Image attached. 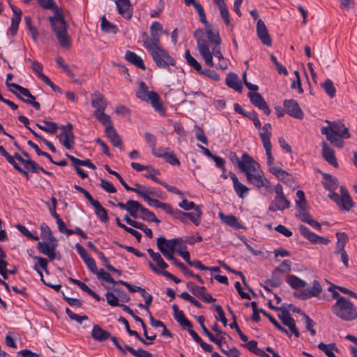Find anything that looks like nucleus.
Returning <instances> with one entry per match:
<instances>
[{
    "label": "nucleus",
    "mask_w": 357,
    "mask_h": 357,
    "mask_svg": "<svg viewBox=\"0 0 357 357\" xmlns=\"http://www.w3.org/2000/svg\"><path fill=\"white\" fill-rule=\"evenodd\" d=\"M16 228L19 230V231H20L26 238H28L29 239L34 240V241H37L39 240L38 236L33 235L25 226H24L21 224H17L16 225Z\"/></svg>",
    "instance_id": "obj_61"
},
{
    "label": "nucleus",
    "mask_w": 357,
    "mask_h": 357,
    "mask_svg": "<svg viewBox=\"0 0 357 357\" xmlns=\"http://www.w3.org/2000/svg\"><path fill=\"white\" fill-rule=\"evenodd\" d=\"M145 140L148 146L151 148V151L156 147L157 139L156 137L151 132H146L144 134Z\"/></svg>",
    "instance_id": "obj_64"
},
{
    "label": "nucleus",
    "mask_w": 357,
    "mask_h": 357,
    "mask_svg": "<svg viewBox=\"0 0 357 357\" xmlns=\"http://www.w3.org/2000/svg\"><path fill=\"white\" fill-rule=\"evenodd\" d=\"M248 96L251 103L259 109L262 110L266 115L271 114V109L262 96L258 92H249Z\"/></svg>",
    "instance_id": "obj_13"
},
{
    "label": "nucleus",
    "mask_w": 357,
    "mask_h": 357,
    "mask_svg": "<svg viewBox=\"0 0 357 357\" xmlns=\"http://www.w3.org/2000/svg\"><path fill=\"white\" fill-rule=\"evenodd\" d=\"M145 48L151 55L157 67L165 69L169 73L174 71L172 68H176L175 60L160 45L152 47L149 45L147 47Z\"/></svg>",
    "instance_id": "obj_3"
},
{
    "label": "nucleus",
    "mask_w": 357,
    "mask_h": 357,
    "mask_svg": "<svg viewBox=\"0 0 357 357\" xmlns=\"http://www.w3.org/2000/svg\"><path fill=\"white\" fill-rule=\"evenodd\" d=\"M100 29L103 32L116 33L118 31L117 26L107 20L105 16H102L101 18Z\"/></svg>",
    "instance_id": "obj_38"
},
{
    "label": "nucleus",
    "mask_w": 357,
    "mask_h": 357,
    "mask_svg": "<svg viewBox=\"0 0 357 357\" xmlns=\"http://www.w3.org/2000/svg\"><path fill=\"white\" fill-rule=\"evenodd\" d=\"M40 235L43 240L47 241H56V238L52 235L50 228L45 224L42 223L40 227Z\"/></svg>",
    "instance_id": "obj_41"
},
{
    "label": "nucleus",
    "mask_w": 357,
    "mask_h": 357,
    "mask_svg": "<svg viewBox=\"0 0 357 357\" xmlns=\"http://www.w3.org/2000/svg\"><path fill=\"white\" fill-rule=\"evenodd\" d=\"M114 344L124 354H127V351L132 354L135 357H153L151 353L142 349H134L129 345L123 346L119 341V339L114 336L109 337Z\"/></svg>",
    "instance_id": "obj_9"
},
{
    "label": "nucleus",
    "mask_w": 357,
    "mask_h": 357,
    "mask_svg": "<svg viewBox=\"0 0 357 357\" xmlns=\"http://www.w3.org/2000/svg\"><path fill=\"white\" fill-rule=\"evenodd\" d=\"M111 336V333L102 329L98 325H94L92 331H91V337L96 341L103 342L107 340Z\"/></svg>",
    "instance_id": "obj_24"
},
{
    "label": "nucleus",
    "mask_w": 357,
    "mask_h": 357,
    "mask_svg": "<svg viewBox=\"0 0 357 357\" xmlns=\"http://www.w3.org/2000/svg\"><path fill=\"white\" fill-rule=\"evenodd\" d=\"M24 166L26 169L29 170L33 173H37L38 171L40 170L41 168V167L39 166L35 161L31 159H26Z\"/></svg>",
    "instance_id": "obj_63"
},
{
    "label": "nucleus",
    "mask_w": 357,
    "mask_h": 357,
    "mask_svg": "<svg viewBox=\"0 0 357 357\" xmlns=\"http://www.w3.org/2000/svg\"><path fill=\"white\" fill-rule=\"evenodd\" d=\"M256 31L258 38L264 45L271 46L272 40L264 22L261 19L257 20Z\"/></svg>",
    "instance_id": "obj_15"
},
{
    "label": "nucleus",
    "mask_w": 357,
    "mask_h": 357,
    "mask_svg": "<svg viewBox=\"0 0 357 357\" xmlns=\"http://www.w3.org/2000/svg\"><path fill=\"white\" fill-rule=\"evenodd\" d=\"M91 106L95 109L93 113H98L105 110L107 102L101 93L95 91L91 94Z\"/></svg>",
    "instance_id": "obj_16"
},
{
    "label": "nucleus",
    "mask_w": 357,
    "mask_h": 357,
    "mask_svg": "<svg viewBox=\"0 0 357 357\" xmlns=\"http://www.w3.org/2000/svg\"><path fill=\"white\" fill-rule=\"evenodd\" d=\"M331 311L344 321H350L357 319V307L349 298L336 301L332 306Z\"/></svg>",
    "instance_id": "obj_4"
},
{
    "label": "nucleus",
    "mask_w": 357,
    "mask_h": 357,
    "mask_svg": "<svg viewBox=\"0 0 357 357\" xmlns=\"http://www.w3.org/2000/svg\"><path fill=\"white\" fill-rule=\"evenodd\" d=\"M311 297L317 296L322 291V288L319 282L314 280L312 282V286L306 289Z\"/></svg>",
    "instance_id": "obj_52"
},
{
    "label": "nucleus",
    "mask_w": 357,
    "mask_h": 357,
    "mask_svg": "<svg viewBox=\"0 0 357 357\" xmlns=\"http://www.w3.org/2000/svg\"><path fill=\"white\" fill-rule=\"evenodd\" d=\"M142 199L147 202L149 206L155 207L158 208H161L165 211L166 213L169 208L170 204L167 203H164L158 199H153L150 197V196H146L145 195H142Z\"/></svg>",
    "instance_id": "obj_30"
},
{
    "label": "nucleus",
    "mask_w": 357,
    "mask_h": 357,
    "mask_svg": "<svg viewBox=\"0 0 357 357\" xmlns=\"http://www.w3.org/2000/svg\"><path fill=\"white\" fill-rule=\"evenodd\" d=\"M317 347L319 348V349H320L321 351L324 352V354L328 357H335V355L333 352V350L337 351V348L336 347V345L335 343L326 344L323 342H320L318 344Z\"/></svg>",
    "instance_id": "obj_40"
},
{
    "label": "nucleus",
    "mask_w": 357,
    "mask_h": 357,
    "mask_svg": "<svg viewBox=\"0 0 357 357\" xmlns=\"http://www.w3.org/2000/svg\"><path fill=\"white\" fill-rule=\"evenodd\" d=\"M322 156L331 165L334 167H337L338 163L335 155L334 150L329 147L324 142H322Z\"/></svg>",
    "instance_id": "obj_22"
},
{
    "label": "nucleus",
    "mask_w": 357,
    "mask_h": 357,
    "mask_svg": "<svg viewBox=\"0 0 357 357\" xmlns=\"http://www.w3.org/2000/svg\"><path fill=\"white\" fill-rule=\"evenodd\" d=\"M75 137L74 135V133L73 132H71L63 136V139L61 142L66 149H73L75 144Z\"/></svg>",
    "instance_id": "obj_51"
},
{
    "label": "nucleus",
    "mask_w": 357,
    "mask_h": 357,
    "mask_svg": "<svg viewBox=\"0 0 357 357\" xmlns=\"http://www.w3.org/2000/svg\"><path fill=\"white\" fill-rule=\"evenodd\" d=\"M113 290L114 292H115L117 294L119 301H121L122 303H128L130 301V296L123 289L115 287L114 288Z\"/></svg>",
    "instance_id": "obj_59"
},
{
    "label": "nucleus",
    "mask_w": 357,
    "mask_h": 357,
    "mask_svg": "<svg viewBox=\"0 0 357 357\" xmlns=\"http://www.w3.org/2000/svg\"><path fill=\"white\" fill-rule=\"evenodd\" d=\"M206 33L207 34L208 39L215 45H220L221 43V39L219 36V32L217 29H213L212 24H207L205 27Z\"/></svg>",
    "instance_id": "obj_29"
},
{
    "label": "nucleus",
    "mask_w": 357,
    "mask_h": 357,
    "mask_svg": "<svg viewBox=\"0 0 357 357\" xmlns=\"http://www.w3.org/2000/svg\"><path fill=\"white\" fill-rule=\"evenodd\" d=\"M125 58L128 61H129L132 65L137 66V68L142 70L146 69V66L144 63L142 59L136 53L128 50L126 52Z\"/></svg>",
    "instance_id": "obj_25"
},
{
    "label": "nucleus",
    "mask_w": 357,
    "mask_h": 357,
    "mask_svg": "<svg viewBox=\"0 0 357 357\" xmlns=\"http://www.w3.org/2000/svg\"><path fill=\"white\" fill-rule=\"evenodd\" d=\"M298 230L301 234L312 243L327 245L330 242L329 238L316 234L315 233L311 231L306 226L303 225H300L298 226Z\"/></svg>",
    "instance_id": "obj_11"
},
{
    "label": "nucleus",
    "mask_w": 357,
    "mask_h": 357,
    "mask_svg": "<svg viewBox=\"0 0 357 357\" xmlns=\"http://www.w3.org/2000/svg\"><path fill=\"white\" fill-rule=\"evenodd\" d=\"M219 217L221 220L234 229L242 228L241 224L239 222L238 219L233 215H225L222 212L219 213Z\"/></svg>",
    "instance_id": "obj_26"
},
{
    "label": "nucleus",
    "mask_w": 357,
    "mask_h": 357,
    "mask_svg": "<svg viewBox=\"0 0 357 357\" xmlns=\"http://www.w3.org/2000/svg\"><path fill=\"white\" fill-rule=\"evenodd\" d=\"M144 206H143L139 202L129 199L128 201L127 211L134 218H137V212H142Z\"/></svg>",
    "instance_id": "obj_33"
},
{
    "label": "nucleus",
    "mask_w": 357,
    "mask_h": 357,
    "mask_svg": "<svg viewBox=\"0 0 357 357\" xmlns=\"http://www.w3.org/2000/svg\"><path fill=\"white\" fill-rule=\"evenodd\" d=\"M44 124L45 126H42L39 123H36V126L43 131H45L47 133H50L52 135L56 133L57 130L59 129V126L56 123L53 121H43Z\"/></svg>",
    "instance_id": "obj_37"
},
{
    "label": "nucleus",
    "mask_w": 357,
    "mask_h": 357,
    "mask_svg": "<svg viewBox=\"0 0 357 357\" xmlns=\"http://www.w3.org/2000/svg\"><path fill=\"white\" fill-rule=\"evenodd\" d=\"M283 105L286 112L289 116L298 119L303 118V112L296 100L293 99L284 100Z\"/></svg>",
    "instance_id": "obj_14"
},
{
    "label": "nucleus",
    "mask_w": 357,
    "mask_h": 357,
    "mask_svg": "<svg viewBox=\"0 0 357 357\" xmlns=\"http://www.w3.org/2000/svg\"><path fill=\"white\" fill-rule=\"evenodd\" d=\"M247 181L257 188H265L269 192L273 190L270 181L266 178L260 167L252 172H248L245 175Z\"/></svg>",
    "instance_id": "obj_7"
},
{
    "label": "nucleus",
    "mask_w": 357,
    "mask_h": 357,
    "mask_svg": "<svg viewBox=\"0 0 357 357\" xmlns=\"http://www.w3.org/2000/svg\"><path fill=\"white\" fill-rule=\"evenodd\" d=\"M178 206L185 211L191 209L196 210L197 208L201 209L202 205H196L193 202L189 201L187 199H183L182 202L178 203Z\"/></svg>",
    "instance_id": "obj_56"
},
{
    "label": "nucleus",
    "mask_w": 357,
    "mask_h": 357,
    "mask_svg": "<svg viewBox=\"0 0 357 357\" xmlns=\"http://www.w3.org/2000/svg\"><path fill=\"white\" fill-rule=\"evenodd\" d=\"M115 4L116 6L119 13L127 20H130L132 16V6L130 0H116Z\"/></svg>",
    "instance_id": "obj_18"
},
{
    "label": "nucleus",
    "mask_w": 357,
    "mask_h": 357,
    "mask_svg": "<svg viewBox=\"0 0 357 357\" xmlns=\"http://www.w3.org/2000/svg\"><path fill=\"white\" fill-rule=\"evenodd\" d=\"M149 91L148 88L144 82H140L139 84L138 89L136 92V96L138 98L142 100H146V96Z\"/></svg>",
    "instance_id": "obj_54"
},
{
    "label": "nucleus",
    "mask_w": 357,
    "mask_h": 357,
    "mask_svg": "<svg viewBox=\"0 0 357 357\" xmlns=\"http://www.w3.org/2000/svg\"><path fill=\"white\" fill-rule=\"evenodd\" d=\"M38 241L37 249L40 253L47 256L50 260L61 259L60 253L56 252L58 245L57 240L48 242L39 241V240Z\"/></svg>",
    "instance_id": "obj_8"
},
{
    "label": "nucleus",
    "mask_w": 357,
    "mask_h": 357,
    "mask_svg": "<svg viewBox=\"0 0 357 357\" xmlns=\"http://www.w3.org/2000/svg\"><path fill=\"white\" fill-rule=\"evenodd\" d=\"M269 135L270 134H268H268L259 133V136L262 141L264 148L266 151V154L267 158L273 156V153H272V150H271L272 145H271L269 137H268Z\"/></svg>",
    "instance_id": "obj_42"
},
{
    "label": "nucleus",
    "mask_w": 357,
    "mask_h": 357,
    "mask_svg": "<svg viewBox=\"0 0 357 357\" xmlns=\"http://www.w3.org/2000/svg\"><path fill=\"white\" fill-rule=\"evenodd\" d=\"M149 266L155 273L162 275L165 278L172 280L176 284H178L181 282V280L179 278H176L175 275L170 273L169 272L165 270L162 271L158 268L151 261H149Z\"/></svg>",
    "instance_id": "obj_34"
},
{
    "label": "nucleus",
    "mask_w": 357,
    "mask_h": 357,
    "mask_svg": "<svg viewBox=\"0 0 357 357\" xmlns=\"http://www.w3.org/2000/svg\"><path fill=\"white\" fill-rule=\"evenodd\" d=\"M0 154L6 159L7 162L11 165L15 170L22 174L26 177V180H29L30 177L28 172L24 169H22L15 160H13V158L10 157V155L2 146H0Z\"/></svg>",
    "instance_id": "obj_23"
},
{
    "label": "nucleus",
    "mask_w": 357,
    "mask_h": 357,
    "mask_svg": "<svg viewBox=\"0 0 357 357\" xmlns=\"http://www.w3.org/2000/svg\"><path fill=\"white\" fill-rule=\"evenodd\" d=\"M162 31L163 29L161 23L157 21L153 22L150 26L151 38H149L146 32L142 35L144 46L147 47V45H149L151 47L160 45V40Z\"/></svg>",
    "instance_id": "obj_6"
},
{
    "label": "nucleus",
    "mask_w": 357,
    "mask_h": 357,
    "mask_svg": "<svg viewBox=\"0 0 357 357\" xmlns=\"http://www.w3.org/2000/svg\"><path fill=\"white\" fill-rule=\"evenodd\" d=\"M114 293L115 292L107 291L105 294L107 302L112 307L119 306L121 304L119 303L117 294L115 295Z\"/></svg>",
    "instance_id": "obj_58"
},
{
    "label": "nucleus",
    "mask_w": 357,
    "mask_h": 357,
    "mask_svg": "<svg viewBox=\"0 0 357 357\" xmlns=\"http://www.w3.org/2000/svg\"><path fill=\"white\" fill-rule=\"evenodd\" d=\"M95 274L99 280L111 284H114L116 282V280H114L111 275L109 273L105 271L102 268L100 269L99 271L98 270Z\"/></svg>",
    "instance_id": "obj_53"
},
{
    "label": "nucleus",
    "mask_w": 357,
    "mask_h": 357,
    "mask_svg": "<svg viewBox=\"0 0 357 357\" xmlns=\"http://www.w3.org/2000/svg\"><path fill=\"white\" fill-rule=\"evenodd\" d=\"M164 160L173 166H180L181 162L178 158L176 157L174 152L172 150L169 151V152L167 153V155L165 156Z\"/></svg>",
    "instance_id": "obj_60"
},
{
    "label": "nucleus",
    "mask_w": 357,
    "mask_h": 357,
    "mask_svg": "<svg viewBox=\"0 0 357 357\" xmlns=\"http://www.w3.org/2000/svg\"><path fill=\"white\" fill-rule=\"evenodd\" d=\"M238 167L246 175L248 172L257 170L260 167V165L247 153H244L242 155L241 160L239 162Z\"/></svg>",
    "instance_id": "obj_12"
},
{
    "label": "nucleus",
    "mask_w": 357,
    "mask_h": 357,
    "mask_svg": "<svg viewBox=\"0 0 357 357\" xmlns=\"http://www.w3.org/2000/svg\"><path fill=\"white\" fill-rule=\"evenodd\" d=\"M105 170L110 174L112 175H114L115 176V177L117 178V179L119 181V182L121 183V184L124 187V188L128 190V191H130V190H132V187L129 186L126 183V181H124V179L122 178V176L116 172H114L113 170H112L109 167V166L108 165H105Z\"/></svg>",
    "instance_id": "obj_55"
},
{
    "label": "nucleus",
    "mask_w": 357,
    "mask_h": 357,
    "mask_svg": "<svg viewBox=\"0 0 357 357\" xmlns=\"http://www.w3.org/2000/svg\"><path fill=\"white\" fill-rule=\"evenodd\" d=\"M179 240L172 238L167 239L164 236H160L157 238V247L163 256L169 253L174 254L176 252V243Z\"/></svg>",
    "instance_id": "obj_10"
},
{
    "label": "nucleus",
    "mask_w": 357,
    "mask_h": 357,
    "mask_svg": "<svg viewBox=\"0 0 357 357\" xmlns=\"http://www.w3.org/2000/svg\"><path fill=\"white\" fill-rule=\"evenodd\" d=\"M105 135L114 146L123 150V142L121 137L117 133L115 128H111L109 131L105 132Z\"/></svg>",
    "instance_id": "obj_28"
},
{
    "label": "nucleus",
    "mask_w": 357,
    "mask_h": 357,
    "mask_svg": "<svg viewBox=\"0 0 357 357\" xmlns=\"http://www.w3.org/2000/svg\"><path fill=\"white\" fill-rule=\"evenodd\" d=\"M33 268L38 273V274L40 275V280L43 282V284L47 287H50L51 288H52L53 289H54L56 291H59L61 288V285L58 284H51L50 282H46L45 280H44V277H43V273L42 271H40V268H38L37 264H35L33 266Z\"/></svg>",
    "instance_id": "obj_57"
},
{
    "label": "nucleus",
    "mask_w": 357,
    "mask_h": 357,
    "mask_svg": "<svg viewBox=\"0 0 357 357\" xmlns=\"http://www.w3.org/2000/svg\"><path fill=\"white\" fill-rule=\"evenodd\" d=\"M337 241L335 243V250H344L348 241V236L344 232H337L335 234Z\"/></svg>",
    "instance_id": "obj_45"
},
{
    "label": "nucleus",
    "mask_w": 357,
    "mask_h": 357,
    "mask_svg": "<svg viewBox=\"0 0 357 357\" xmlns=\"http://www.w3.org/2000/svg\"><path fill=\"white\" fill-rule=\"evenodd\" d=\"M93 206L95 208V214L102 222H106L109 220L107 210L100 204L98 201L95 203Z\"/></svg>",
    "instance_id": "obj_36"
},
{
    "label": "nucleus",
    "mask_w": 357,
    "mask_h": 357,
    "mask_svg": "<svg viewBox=\"0 0 357 357\" xmlns=\"http://www.w3.org/2000/svg\"><path fill=\"white\" fill-rule=\"evenodd\" d=\"M328 197L336 204L342 211H349L354 206V202L344 186L340 187V195L332 192L328 195Z\"/></svg>",
    "instance_id": "obj_5"
},
{
    "label": "nucleus",
    "mask_w": 357,
    "mask_h": 357,
    "mask_svg": "<svg viewBox=\"0 0 357 357\" xmlns=\"http://www.w3.org/2000/svg\"><path fill=\"white\" fill-rule=\"evenodd\" d=\"M167 213L172 215L174 218L179 220L183 223L187 222L186 216L185 215V212L177 209V208H173L172 206L170 205L169 209L167 211Z\"/></svg>",
    "instance_id": "obj_47"
},
{
    "label": "nucleus",
    "mask_w": 357,
    "mask_h": 357,
    "mask_svg": "<svg viewBox=\"0 0 357 357\" xmlns=\"http://www.w3.org/2000/svg\"><path fill=\"white\" fill-rule=\"evenodd\" d=\"M187 288L188 289L191 291L195 296L200 298L202 294L204 293V291H206V289L205 287H200L197 284H195L193 282H188L187 283Z\"/></svg>",
    "instance_id": "obj_43"
},
{
    "label": "nucleus",
    "mask_w": 357,
    "mask_h": 357,
    "mask_svg": "<svg viewBox=\"0 0 357 357\" xmlns=\"http://www.w3.org/2000/svg\"><path fill=\"white\" fill-rule=\"evenodd\" d=\"M141 213V218L145 221L155 222L156 224H159L160 222V220L155 216V215L145 207H144Z\"/></svg>",
    "instance_id": "obj_44"
},
{
    "label": "nucleus",
    "mask_w": 357,
    "mask_h": 357,
    "mask_svg": "<svg viewBox=\"0 0 357 357\" xmlns=\"http://www.w3.org/2000/svg\"><path fill=\"white\" fill-rule=\"evenodd\" d=\"M38 4L44 9L57 10L58 8L54 0H37ZM50 25L60 45L68 49L71 46V39L68 33V24L63 13L56 11L54 16L49 18Z\"/></svg>",
    "instance_id": "obj_1"
},
{
    "label": "nucleus",
    "mask_w": 357,
    "mask_h": 357,
    "mask_svg": "<svg viewBox=\"0 0 357 357\" xmlns=\"http://www.w3.org/2000/svg\"><path fill=\"white\" fill-rule=\"evenodd\" d=\"M198 50L206 64L210 67H213L214 66L213 54L210 52L208 47L206 45H201Z\"/></svg>",
    "instance_id": "obj_32"
},
{
    "label": "nucleus",
    "mask_w": 357,
    "mask_h": 357,
    "mask_svg": "<svg viewBox=\"0 0 357 357\" xmlns=\"http://www.w3.org/2000/svg\"><path fill=\"white\" fill-rule=\"evenodd\" d=\"M170 150L171 149L168 147L161 146L158 149L155 147L151 151V153L157 158H161L164 159Z\"/></svg>",
    "instance_id": "obj_62"
},
{
    "label": "nucleus",
    "mask_w": 357,
    "mask_h": 357,
    "mask_svg": "<svg viewBox=\"0 0 357 357\" xmlns=\"http://www.w3.org/2000/svg\"><path fill=\"white\" fill-rule=\"evenodd\" d=\"M322 184L324 188L331 193L335 192V190L338 188L339 181L337 178L327 173H323Z\"/></svg>",
    "instance_id": "obj_21"
},
{
    "label": "nucleus",
    "mask_w": 357,
    "mask_h": 357,
    "mask_svg": "<svg viewBox=\"0 0 357 357\" xmlns=\"http://www.w3.org/2000/svg\"><path fill=\"white\" fill-rule=\"evenodd\" d=\"M321 86L324 88L325 92L329 97L333 98L335 96L336 89L333 82L330 79H326Z\"/></svg>",
    "instance_id": "obj_48"
},
{
    "label": "nucleus",
    "mask_w": 357,
    "mask_h": 357,
    "mask_svg": "<svg viewBox=\"0 0 357 357\" xmlns=\"http://www.w3.org/2000/svg\"><path fill=\"white\" fill-rule=\"evenodd\" d=\"M290 206V202L286 198L284 195L275 196L274 199L271 202L268 210L271 212L277 211H283L289 208Z\"/></svg>",
    "instance_id": "obj_17"
},
{
    "label": "nucleus",
    "mask_w": 357,
    "mask_h": 357,
    "mask_svg": "<svg viewBox=\"0 0 357 357\" xmlns=\"http://www.w3.org/2000/svg\"><path fill=\"white\" fill-rule=\"evenodd\" d=\"M226 84L238 92L242 91V84L236 74L229 75L225 80Z\"/></svg>",
    "instance_id": "obj_31"
},
{
    "label": "nucleus",
    "mask_w": 357,
    "mask_h": 357,
    "mask_svg": "<svg viewBox=\"0 0 357 357\" xmlns=\"http://www.w3.org/2000/svg\"><path fill=\"white\" fill-rule=\"evenodd\" d=\"M150 101L152 107L155 110L161 115H165V109L163 107L160 96L155 91H149L147 96L146 100Z\"/></svg>",
    "instance_id": "obj_19"
},
{
    "label": "nucleus",
    "mask_w": 357,
    "mask_h": 357,
    "mask_svg": "<svg viewBox=\"0 0 357 357\" xmlns=\"http://www.w3.org/2000/svg\"><path fill=\"white\" fill-rule=\"evenodd\" d=\"M272 173L275 175L278 179L281 180L284 183L290 182L292 179L291 175H290L288 172L283 170L280 167L279 168H272Z\"/></svg>",
    "instance_id": "obj_39"
},
{
    "label": "nucleus",
    "mask_w": 357,
    "mask_h": 357,
    "mask_svg": "<svg viewBox=\"0 0 357 357\" xmlns=\"http://www.w3.org/2000/svg\"><path fill=\"white\" fill-rule=\"evenodd\" d=\"M286 281L293 289L303 288L306 285L304 280L293 275H288Z\"/></svg>",
    "instance_id": "obj_35"
},
{
    "label": "nucleus",
    "mask_w": 357,
    "mask_h": 357,
    "mask_svg": "<svg viewBox=\"0 0 357 357\" xmlns=\"http://www.w3.org/2000/svg\"><path fill=\"white\" fill-rule=\"evenodd\" d=\"M93 116L96 117V119L105 127V132L109 131L111 128H114L110 116L105 113V111L98 112V113H93Z\"/></svg>",
    "instance_id": "obj_27"
},
{
    "label": "nucleus",
    "mask_w": 357,
    "mask_h": 357,
    "mask_svg": "<svg viewBox=\"0 0 357 357\" xmlns=\"http://www.w3.org/2000/svg\"><path fill=\"white\" fill-rule=\"evenodd\" d=\"M229 177L233 181V187L235 192L240 198H243L248 193L249 188L238 181L234 173L230 172Z\"/></svg>",
    "instance_id": "obj_20"
},
{
    "label": "nucleus",
    "mask_w": 357,
    "mask_h": 357,
    "mask_svg": "<svg viewBox=\"0 0 357 357\" xmlns=\"http://www.w3.org/2000/svg\"><path fill=\"white\" fill-rule=\"evenodd\" d=\"M326 121L329 125L321 128V134L326 135V139L331 144L337 148H342L344 145V139L350 137L348 128L340 121L331 122L326 120Z\"/></svg>",
    "instance_id": "obj_2"
},
{
    "label": "nucleus",
    "mask_w": 357,
    "mask_h": 357,
    "mask_svg": "<svg viewBox=\"0 0 357 357\" xmlns=\"http://www.w3.org/2000/svg\"><path fill=\"white\" fill-rule=\"evenodd\" d=\"M196 214L190 212H185L186 219L189 218L195 225L198 226L200 224V218L202 215V211L200 208H197L195 210Z\"/></svg>",
    "instance_id": "obj_50"
},
{
    "label": "nucleus",
    "mask_w": 357,
    "mask_h": 357,
    "mask_svg": "<svg viewBox=\"0 0 357 357\" xmlns=\"http://www.w3.org/2000/svg\"><path fill=\"white\" fill-rule=\"evenodd\" d=\"M265 284L272 287H278L282 284V276L274 270L271 278L265 281Z\"/></svg>",
    "instance_id": "obj_46"
},
{
    "label": "nucleus",
    "mask_w": 357,
    "mask_h": 357,
    "mask_svg": "<svg viewBox=\"0 0 357 357\" xmlns=\"http://www.w3.org/2000/svg\"><path fill=\"white\" fill-rule=\"evenodd\" d=\"M185 57L189 66L192 67L199 73V71H202V66L200 63L190 54L188 50H187L185 52Z\"/></svg>",
    "instance_id": "obj_49"
}]
</instances>
